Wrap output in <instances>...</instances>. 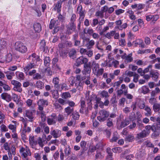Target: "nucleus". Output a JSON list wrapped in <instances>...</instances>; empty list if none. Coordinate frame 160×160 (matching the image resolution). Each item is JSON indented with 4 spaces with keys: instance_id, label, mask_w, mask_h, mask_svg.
I'll use <instances>...</instances> for the list:
<instances>
[{
    "instance_id": "2f4dec72",
    "label": "nucleus",
    "mask_w": 160,
    "mask_h": 160,
    "mask_svg": "<svg viewBox=\"0 0 160 160\" xmlns=\"http://www.w3.org/2000/svg\"><path fill=\"white\" fill-rule=\"evenodd\" d=\"M97 96L96 95L94 94H92L91 96L89 99V102L88 103V104L90 106V108H91L92 106L91 105L92 104L91 102L95 101L96 99L97 98Z\"/></svg>"
},
{
    "instance_id": "6ab92c4d",
    "label": "nucleus",
    "mask_w": 160,
    "mask_h": 160,
    "mask_svg": "<svg viewBox=\"0 0 160 160\" xmlns=\"http://www.w3.org/2000/svg\"><path fill=\"white\" fill-rule=\"evenodd\" d=\"M133 117L134 118H132L131 117H130L129 118H127L125 119L124 121L122 122L121 124V126L122 128H124L127 125H128L130 122V121L132 119L134 120L135 119V116L134 114L133 115Z\"/></svg>"
},
{
    "instance_id": "423d86ee",
    "label": "nucleus",
    "mask_w": 160,
    "mask_h": 160,
    "mask_svg": "<svg viewBox=\"0 0 160 160\" xmlns=\"http://www.w3.org/2000/svg\"><path fill=\"white\" fill-rule=\"evenodd\" d=\"M77 11L79 15V21L80 22H82L84 18L86 12L85 11L82 10V6L81 5L78 6Z\"/></svg>"
},
{
    "instance_id": "ea45409f",
    "label": "nucleus",
    "mask_w": 160,
    "mask_h": 160,
    "mask_svg": "<svg viewBox=\"0 0 160 160\" xmlns=\"http://www.w3.org/2000/svg\"><path fill=\"white\" fill-rule=\"evenodd\" d=\"M160 93V89L158 88H156L154 90L152 91L151 95L152 96H154Z\"/></svg>"
},
{
    "instance_id": "c85d7f7f",
    "label": "nucleus",
    "mask_w": 160,
    "mask_h": 160,
    "mask_svg": "<svg viewBox=\"0 0 160 160\" xmlns=\"http://www.w3.org/2000/svg\"><path fill=\"white\" fill-rule=\"evenodd\" d=\"M58 23V20L55 21L53 19H52L50 22L49 28L52 29L53 28H57Z\"/></svg>"
},
{
    "instance_id": "4468645a",
    "label": "nucleus",
    "mask_w": 160,
    "mask_h": 160,
    "mask_svg": "<svg viewBox=\"0 0 160 160\" xmlns=\"http://www.w3.org/2000/svg\"><path fill=\"white\" fill-rule=\"evenodd\" d=\"M8 45V42L6 39L2 38L0 39V51L6 50Z\"/></svg>"
},
{
    "instance_id": "f257e3e1",
    "label": "nucleus",
    "mask_w": 160,
    "mask_h": 160,
    "mask_svg": "<svg viewBox=\"0 0 160 160\" xmlns=\"http://www.w3.org/2000/svg\"><path fill=\"white\" fill-rule=\"evenodd\" d=\"M14 48L16 51L22 53H25L28 51L26 46L23 42L20 41L15 43Z\"/></svg>"
},
{
    "instance_id": "ddd939ff",
    "label": "nucleus",
    "mask_w": 160,
    "mask_h": 160,
    "mask_svg": "<svg viewBox=\"0 0 160 160\" xmlns=\"http://www.w3.org/2000/svg\"><path fill=\"white\" fill-rule=\"evenodd\" d=\"M51 135L52 136L55 138L59 137L62 134L61 131L58 129H53L51 128L50 132Z\"/></svg>"
},
{
    "instance_id": "c03bdc74",
    "label": "nucleus",
    "mask_w": 160,
    "mask_h": 160,
    "mask_svg": "<svg viewBox=\"0 0 160 160\" xmlns=\"http://www.w3.org/2000/svg\"><path fill=\"white\" fill-rule=\"evenodd\" d=\"M5 58V62H9L11 61L12 60V55L11 53L7 54L4 57Z\"/></svg>"
},
{
    "instance_id": "c756f323",
    "label": "nucleus",
    "mask_w": 160,
    "mask_h": 160,
    "mask_svg": "<svg viewBox=\"0 0 160 160\" xmlns=\"http://www.w3.org/2000/svg\"><path fill=\"white\" fill-rule=\"evenodd\" d=\"M92 72L93 73L95 71L100 68L99 64L95 61L92 62Z\"/></svg>"
},
{
    "instance_id": "052dcab7",
    "label": "nucleus",
    "mask_w": 160,
    "mask_h": 160,
    "mask_svg": "<svg viewBox=\"0 0 160 160\" xmlns=\"http://www.w3.org/2000/svg\"><path fill=\"white\" fill-rule=\"evenodd\" d=\"M112 150L114 153H120L122 151V149L119 147L114 148Z\"/></svg>"
},
{
    "instance_id": "a878e982",
    "label": "nucleus",
    "mask_w": 160,
    "mask_h": 160,
    "mask_svg": "<svg viewBox=\"0 0 160 160\" xmlns=\"http://www.w3.org/2000/svg\"><path fill=\"white\" fill-rule=\"evenodd\" d=\"M132 53H130L128 55H127L126 53H125L124 55L122 56L121 58L123 59H125L127 62H131L133 60L132 57Z\"/></svg>"
},
{
    "instance_id": "de8ad7c7",
    "label": "nucleus",
    "mask_w": 160,
    "mask_h": 160,
    "mask_svg": "<svg viewBox=\"0 0 160 160\" xmlns=\"http://www.w3.org/2000/svg\"><path fill=\"white\" fill-rule=\"evenodd\" d=\"M65 112L68 115L71 114L73 111V108L68 107L65 109Z\"/></svg>"
},
{
    "instance_id": "7c9ffc66",
    "label": "nucleus",
    "mask_w": 160,
    "mask_h": 160,
    "mask_svg": "<svg viewBox=\"0 0 160 160\" xmlns=\"http://www.w3.org/2000/svg\"><path fill=\"white\" fill-rule=\"evenodd\" d=\"M145 155L144 150L140 151L137 153L136 157L138 160L143 159V157Z\"/></svg>"
},
{
    "instance_id": "a19ab883",
    "label": "nucleus",
    "mask_w": 160,
    "mask_h": 160,
    "mask_svg": "<svg viewBox=\"0 0 160 160\" xmlns=\"http://www.w3.org/2000/svg\"><path fill=\"white\" fill-rule=\"evenodd\" d=\"M153 109L155 112H157L160 109V103H156L153 106Z\"/></svg>"
},
{
    "instance_id": "c9c22d12",
    "label": "nucleus",
    "mask_w": 160,
    "mask_h": 160,
    "mask_svg": "<svg viewBox=\"0 0 160 160\" xmlns=\"http://www.w3.org/2000/svg\"><path fill=\"white\" fill-rule=\"evenodd\" d=\"M148 135L146 133L142 131L141 132L137 134V136L136 139H138L141 138H145Z\"/></svg>"
},
{
    "instance_id": "864d4df0",
    "label": "nucleus",
    "mask_w": 160,
    "mask_h": 160,
    "mask_svg": "<svg viewBox=\"0 0 160 160\" xmlns=\"http://www.w3.org/2000/svg\"><path fill=\"white\" fill-rule=\"evenodd\" d=\"M52 82L54 85L55 87H57L59 82V79L58 77L54 78L52 80Z\"/></svg>"
},
{
    "instance_id": "69168bd1",
    "label": "nucleus",
    "mask_w": 160,
    "mask_h": 160,
    "mask_svg": "<svg viewBox=\"0 0 160 160\" xmlns=\"http://www.w3.org/2000/svg\"><path fill=\"white\" fill-rule=\"evenodd\" d=\"M134 73L132 72L128 71V70H126L125 72V73L124 74L126 76H127L131 77L132 76H133Z\"/></svg>"
},
{
    "instance_id": "8fccbe9b",
    "label": "nucleus",
    "mask_w": 160,
    "mask_h": 160,
    "mask_svg": "<svg viewBox=\"0 0 160 160\" xmlns=\"http://www.w3.org/2000/svg\"><path fill=\"white\" fill-rule=\"evenodd\" d=\"M3 147L6 150L8 151V155H11V152L10 151V148L9 146L8 143L7 142L5 143L3 145Z\"/></svg>"
},
{
    "instance_id": "4d7b16f0",
    "label": "nucleus",
    "mask_w": 160,
    "mask_h": 160,
    "mask_svg": "<svg viewBox=\"0 0 160 160\" xmlns=\"http://www.w3.org/2000/svg\"><path fill=\"white\" fill-rule=\"evenodd\" d=\"M101 98L99 97H97V98L96 99L95 101V103H96V104L94 105V108L95 109H97L98 107V104H99L100 102L101 101Z\"/></svg>"
},
{
    "instance_id": "dca6fc26",
    "label": "nucleus",
    "mask_w": 160,
    "mask_h": 160,
    "mask_svg": "<svg viewBox=\"0 0 160 160\" xmlns=\"http://www.w3.org/2000/svg\"><path fill=\"white\" fill-rule=\"evenodd\" d=\"M146 20L148 21H149L152 20V21H156L159 18V16L158 15H146Z\"/></svg>"
},
{
    "instance_id": "2eb2a0df",
    "label": "nucleus",
    "mask_w": 160,
    "mask_h": 160,
    "mask_svg": "<svg viewBox=\"0 0 160 160\" xmlns=\"http://www.w3.org/2000/svg\"><path fill=\"white\" fill-rule=\"evenodd\" d=\"M28 59L30 61V62L32 63L37 62L40 60L39 57L35 53H33L31 55L29 56L28 57Z\"/></svg>"
},
{
    "instance_id": "20e7f679",
    "label": "nucleus",
    "mask_w": 160,
    "mask_h": 160,
    "mask_svg": "<svg viewBox=\"0 0 160 160\" xmlns=\"http://www.w3.org/2000/svg\"><path fill=\"white\" fill-rule=\"evenodd\" d=\"M19 152L22 157L26 156H31V152L29 148L27 146L25 148L21 147L20 148Z\"/></svg>"
},
{
    "instance_id": "58836bf2",
    "label": "nucleus",
    "mask_w": 160,
    "mask_h": 160,
    "mask_svg": "<svg viewBox=\"0 0 160 160\" xmlns=\"http://www.w3.org/2000/svg\"><path fill=\"white\" fill-rule=\"evenodd\" d=\"M44 64L47 67L49 66L51 59L50 58L48 57H46L44 59Z\"/></svg>"
},
{
    "instance_id": "473e14b6",
    "label": "nucleus",
    "mask_w": 160,
    "mask_h": 160,
    "mask_svg": "<svg viewBox=\"0 0 160 160\" xmlns=\"http://www.w3.org/2000/svg\"><path fill=\"white\" fill-rule=\"evenodd\" d=\"M99 94L102 98H104L105 99L108 98L109 95L108 92L105 90H103L99 92Z\"/></svg>"
},
{
    "instance_id": "e433bc0d",
    "label": "nucleus",
    "mask_w": 160,
    "mask_h": 160,
    "mask_svg": "<svg viewBox=\"0 0 160 160\" xmlns=\"http://www.w3.org/2000/svg\"><path fill=\"white\" fill-rule=\"evenodd\" d=\"M33 27L35 31L36 32H39L41 30V26L39 23L34 24Z\"/></svg>"
},
{
    "instance_id": "37998d69",
    "label": "nucleus",
    "mask_w": 160,
    "mask_h": 160,
    "mask_svg": "<svg viewBox=\"0 0 160 160\" xmlns=\"http://www.w3.org/2000/svg\"><path fill=\"white\" fill-rule=\"evenodd\" d=\"M36 86L37 88L42 89L44 88V83L40 81H38L36 83Z\"/></svg>"
},
{
    "instance_id": "6e6552de",
    "label": "nucleus",
    "mask_w": 160,
    "mask_h": 160,
    "mask_svg": "<svg viewBox=\"0 0 160 160\" xmlns=\"http://www.w3.org/2000/svg\"><path fill=\"white\" fill-rule=\"evenodd\" d=\"M159 128L158 127H156L154 125L152 126H151L150 125H148L145 127V130H144L143 132H144L148 136L150 132V130L152 129V131H155L157 129H159Z\"/></svg>"
},
{
    "instance_id": "a211bd4d",
    "label": "nucleus",
    "mask_w": 160,
    "mask_h": 160,
    "mask_svg": "<svg viewBox=\"0 0 160 160\" xmlns=\"http://www.w3.org/2000/svg\"><path fill=\"white\" fill-rule=\"evenodd\" d=\"M150 90L146 86H143L139 88L138 92L139 93H143L146 94L148 93Z\"/></svg>"
},
{
    "instance_id": "39448f33",
    "label": "nucleus",
    "mask_w": 160,
    "mask_h": 160,
    "mask_svg": "<svg viewBox=\"0 0 160 160\" xmlns=\"http://www.w3.org/2000/svg\"><path fill=\"white\" fill-rule=\"evenodd\" d=\"M57 116L55 114H52L48 118L47 123L49 125H52L55 124L57 120Z\"/></svg>"
},
{
    "instance_id": "e2e57ef3",
    "label": "nucleus",
    "mask_w": 160,
    "mask_h": 160,
    "mask_svg": "<svg viewBox=\"0 0 160 160\" xmlns=\"http://www.w3.org/2000/svg\"><path fill=\"white\" fill-rule=\"evenodd\" d=\"M118 139V133L117 132H115L114 133V135L113 138L110 140L111 142H115Z\"/></svg>"
},
{
    "instance_id": "4be33fe9",
    "label": "nucleus",
    "mask_w": 160,
    "mask_h": 160,
    "mask_svg": "<svg viewBox=\"0 0 160 160\" xmlns=\"http://www.w3.org/2000/svg\"><path fill=\"white\" fill-rule=\"evenodd\" d=\"M67 30L66 33L70 34L73 32L76 29V27L74 24L71 23L69 25L67 26Z\"/></svg>"
},
{
    "instance_id": "f03ea898",
    "label": "nucleus",
    "mask_w": 160,
    "mask_h": 160,
    "mask_svg": "<svg viewBox=\"0 0 160 160\" xmlns=\"http://www.w3.org/2000/svg\"><path fill=\"white\" fill-rule=\"evenodd\" d=\"M109 114L108 111L105 110H101L99 111L97 119L100 122H104L107 119Z\"/></svg>"
},
{
    "instance_id": "a18cd8bd",
    "label": "nucleus",
    "mask_w": 160,
    "mask_h": 160,
    "mask_svg": "<svg viewBox=\"0 0 160 160\" xmlns=\"http://www.w3.org/2000/svg\"><path fill=\"white\" fill-rule=\"evenodd\" d=\"M37 142L39 146L42 148L44 145V140H43L41 137H39L37 140Z\"/></svg>"
},
{
    "instance_id": "49530a36",
    "label": "nucleus",
    "mask_w": 160,
    "mask_h": 160,
    "mask_svg": "<svg viewBox=\"0 0 160 160\" xmlns=\"http://www.w3.org/2000/svg\"><path fill=\"white\" fill-rule=\"evenodd\" d=\"M38 114L40 115L42 120L45 121L46 119V116L45 114V112L43 111V110H40L39 112H38Z\"/></svg>"
},
{
    "instance_id": "0e129e2a",
    "label": "nucleus",
    "mask_w": 160,
    "mask_h": 160,
    "mask_svg": "<svg viewBox=\"0 0 160 160\" xmlns=\"http://www.w3.org/2000/svg\"><path fill=\"white\" fill-rule=\"evenodd\" d=\"M145 110L147 112V113L146 114V115L147 116H149L151 115V109L148 106H145Z\"/></svg>"
},
{
    "instance_id": "5701e85b",
    "label": "nucleus",
    "mask_w": 160,
    "mask_h": 160,
    "mask_svg": "<svg viewBox=\"0 0 160 160\" xmlns=\"http://www.w3.org/2000/svg\"><path fill=\"white\" fill-rule=\"evenodd\" d=\"M39 48L41 51L47 52L48 51V48L46 46V42L44 40H42L40 42Z\"/></svg>"
},
{
    "instance_id": "774afa93",
    "label": "nucleus",
    "mask_w": 160,
    "mask_h": 160,
    "mask_svg": "<svg viewBox=\"0 0 160 160\" xmlns=\"http://www.w3.org/2000/svg\"><path fill=\"white\" fill-rule=\"evenodd\" d=\"M119 80L115 82L114 83V85L115 86L117 87L119 86L120 84L123 81V78L122 77H120L119 78Z\"/></svg>"
},
{
    "instance_id": "f704fd0d",
    "label": "nucleus",
    "mask_w": 160,
    "mask_h": 160,
    "mask_svg": "<svg viewBox=\"0 0 160 160\" xmlns=\"http://www.w3.org/2000/svg\"><path fill=\"white\" fill-rule=\"evenodd\" d=\"M150 75L152 76V77L154 78V79H157L159 76V74L155 71L152 70L150 71Z\"/></svg>"
},
{
    "instance_id": "bb28decb",
    "label": "nucleus",
    "mask_w": 160,
    "mask_h": 160,
    "mask_svg": "<svg viewBox=\"0 0 160 160\" xmlns=\"http://www.w3.org/2000/svg\"><path fill=\"white\" fill-rule=\"evenodd\" d=\"M101 144L99 143L97 144L96 146H91L89 147L88 150V152H94L97 149L102 148L100 147Z\"/></svg>"
},
{
    "instance_id": "13d9d810",
    "label": "nucleus",
    "mask_w": 160,
    "mask_h": 160,
    "mask_svg": "<svg viewBox=\"0 0 160 160\" xmlns=\"http://www.w3.org/2000/svg\"><path fill=\"white\" fill-rule=\"evenodd\" d=\"M124 95L128 99H131L133 98V96L130 94L128 93V90H125L124 91Z\"/></svg>"
},
{
    "instance_id": "603ef678",
    "label": "nucleus",
    "mask_w": 160,
    "mask_h": 160,
    "mask_svg": "<svg viewBox=\"0 0 160 160\" xmlns=\"http://www.w3.org/2000/svg\"><path fill=\"white\" fill-rule=\"evenodd\" d=\"M143 42V40L140 39H138L133 42L132 44L137 46L138 45L141 44Z\"/></svg>"
},
{
    "instance_id": "393cba45",
    "label": "nucleus",
    "mask_w": 160,
    "mask_h": 160,
    "mask_svg": "<svg viewBox=\"0 0 160 160\" xmlns=\"http://www.w3.org/2000/svg\"><path fill=\"white\" fill-rule=\"evenodd\" d=\"M25 116L28 118L30 122H32L33 121L34 116L31 110H26Z\"/></svg>"
},
{
    "instance_id": "3c124183",
    "label": "nucleus",
    "mask_w": 160,
    "mask_h": 160,
    "mask_svg": "<svg viewBox=\"0 0 160 160\" xmlns=\"http://www.w3.org/2000/svg\"><path fill=\"white\" fill-rule=\"evenodd\" d=\"M16 74L17 78L19 79L23 80L24 79V76L23 73L19 72H16Z\"/></svg>"
},
{
    "instance_id": "bf43d9fd",
    "label": "nucleus",
    "mask_w": 160,
    "mask_h": 160,
    "mask_svg": "<svg viewBox=\"0 0 160 160\" xmlns=\"http://www.w3.org/2000/svg\"><path fill=\"white\" fill-rule=\"evenodd\" d=\"M52 94L53 98L57 99L58 98V93L57 91L54 90L52 92Z\"/></svg>"
},
{
    "instance_id": "b1692460",
    "label": "nucleus",
    "mask_w": 160,
    "mask_h": 160,
    "mask_svg": "<svg viewBox=\"0 0 160 160\" xmlns=\"http://www.w3.org/2000/svg\"><path fill=\"white\" fill-rule=\"evenodd\" d=\"M1 98L6 101L7 102H9L11 100V97L10 94L7 93H3L1 95Z\"/></svg>"
},
{
    "instance_id": "aec40b11",
    "label": "nucleus",
    "mask_w": 160,
    "mask_h": 160,
    "mask_svg": "<svg viewBox=\"0 0 160 160\" xmlns=\"http://www.w3.org/2000/svg\"><path fill=\"white\" fill-rule=\"evenodd\" d=\"M136 104L137 106L140 109H143L145 108V102L141 98L137 99Z\"/></svg>"
},
{
    "instance_id": "cd10ccee",
    "label": "nucleus",
    "mask_w": 160,
    "mask_h": 160,
    "mask_svg": "<svg viewBox=\"0 0 160 160\" xmlns=\"http://www.w3.org/2000/svg\"><path fill=\"white\" fill-rule=\"evenodd\" d=\"M29 143L32 148L35 147L36 142L35 141L34 137L33 136H30L29 138Z\"/></svg>"
},
{
    "instance_id": "9b49d317",
    "label": "nucleus",
    "mask_w": 160,
    "mask_h": 160,
    "mask_svg": "<svg viewBox=\"0 0 160 160\" xmlns=\"http://www.w3.org/2000/svg\"><path fill=\"white\" fill-rule=\"evenodd\" d=\"M82 39H83V42H85V41L88 42L86 45V46L88 49H90L93 48V46L95 44V42L93 40H89V38L85 37L83 38Z\"/></svg>"
},
{
    "instance_id": "4c0bfd02",
    "label": "nucleus",
    "mask_w": 160,
    "mask_h": 160,
    "mask_svg": "<svg viewBox=\"0 0 160 160\" xmlns=\"http://www.w3.org/2000/svg\"><path fill=\"white\" fill-rule=\"evenodd\" d=\"M115 34V31L112 30L106 33L105 36L108 39H111L112 37Z\"/></svg>"
},
{
    "instance_id": "338daca9",
    "label": "nucleus",
    "mask_w": 160,
    "mask_h": 160,
    "mask_svg": "<svg viewBox=\"0 0 160 160\" xmlns=\"http://www.w3.org/2000/svg\"><path fill=\"white\" fill-rule=\"evenodd\" d=\"M8 128L12 130V132H14L16 130V125L10 124L8 125Z\"/></svg>"
},
{
    "instance_id": "f3484780",
    "label": "nucleus",
    "mask_w": 160,
    "mask_h": 160,
    "mask_svg": "<svg viewBox=\"0 0 160 160\" xmlns=\"http://www.w3.org/2000/svg\"><path fill=\"white\" fill-rule=\"evenodd\" d=\"M88 61V59L85 58L82 56H81L77 58L76 60V63L78 65H79L82 64H84L87 63Z\"/></svg>"
},
{
    "instance_id": "5fc2aeb1",
    "label": "nucleus",
    "mask_w": 160,
    "mask_h": 160,
    "mask_svg": "<svg viewBox=\"0 0 160 160\" xmlns=\"http://www.w3.org/2000/svg\"><path fill=\"white\" fill-rule=\"evenodd\" d=\"M1 131L2 132H6L8 130V129L6 125L4 124H2L0 127Z\"/></svg>"
},
{
    "instance_id": "f8f14e48",
    "label": "nucleus",
    "mask_w": 160,
    "mask_h": 160,
    "mask_svg": "<svg viewBox=\"0 0 160 160\" xmlns=\"http://www.w3.org/2000/svg\"><path fill=\"white\" fill-rule=\"evenodd\" d=\"M85 77H83L81 78V77L79 76H77V78L78 80L76 81V82H75L73 79H72V81L70 83V85L73 86L74 84V83H75V86L76 87V88H78V89L80 90L82 88V87L79 85L80 84V82L79 80L80 79H83L84 78H85Z\"/></svg>"
},
{
    "instance_id": "1a4fd4ad",
    "label": "nucleus",
    "mask_w": 160,
    "mask_h": 160,
    "mask_svg": "<svg viewBox=\"0 0 160 160\" xmlns=\"http://www.w3.org/2000/svg\"><path fill=\"white\" fill-rule=\"evenodd\" d=\"M48 102L47 100L42 99L39 100L38 102V109L39 110H43V107L45 106H48Z\"/></svg>"
},
{
    "instance_id": "09e8293b",
    "label": "nucleus",
    "mask_w": 160,
    "mask_h": 160,
    "mask_svg": "<svg viewBox=\"0 0 160 160\" xmlns=\"http://www.w3.org/2000/svg\"><path fill=\"white\" fill-rule=\"evenodd\" d=\"M12 97L13 99V101L17 103H18L20 100V97L17 94H12Z\"/></svg>"
},
{
    "instance_id": "79ce46f5",
    "label": "nucleus",
    "mask_w": 160,
    "mask_h": 160,
    "mask_svg": "<svg viewBox=\"0 0 160 160\" xmlns=\"http://www.w3.org/2000/svg\"><path fill=\"white\" fill-rule=\"evenodd\" d=\"M127 13L129 14V18L132 20H135L136 19L135 16L134 14V12L132 10L127 11Z\"/></svg>"
},
{
    "instance_id": "412c9836",
    "label": "nucleus",
    "mask_w": 160,
    "mask_h": 160,
    "mask_svg": "<svg viewBox=\"0 0 160 160\" xmlns=\"http://www.w3.org/2000/svg\"><path fill=\"white\" fill-rule=\"evenodd\" d=\"M36 64L34 63L30 62V63L28 64L25 67L24 69L25 73L27 75L28 74V72L31 69L35 68Z\"/></svg>"
},
{
    "instance_id": "0eeeda50",
    "label": "nucleus",
    "mask_w": 160,
    "mask_h": 160,
    "mask_svg": "<svg viewBox=\"0 0 160 160\" xmlns=\"http://www.w3.org/2000/svg\"><path fill=\"white\" fill-rule=\"evenodd\" d=\"M115 23L116 24L115 28L116 29L122 30L123 29L126 28L127 27V24L126 23H124L122 25V22L121 20H119L116 21Z\"/></svg>"
},
{
    "instance_id": "72a5a7b5",
    "label": "nucleus",
    "mask_w": 160,
    "mask_h": 160,
    "mask_svg": "<svg viewBox=\"0 0 160 160\" xmlns=\"http://www.w3.org/2000/svg\"><path fill=\"white\" fill-rule=\"evenodd\" d=\"M80 104L81 107V109H80V111L82 113H84V110L86 109L85 102L84 101L83 99L82 98L80 101Z\"/></svg>"
},
{
    "instance_id": "7ed1b4c3",
    "label": "nucleus",
    "mask_w": 160,
    "mask_h": 160,
    "mask_svg": "<svg viewBox=\"0 0 160 160\" xmlns=\"http://www.w3.org/2000/svg\"><path fill=\"white\" fill-rule=\"evenodd\" d=\"M11 83L14 86L13 89L14 91L19 92H22V84L19 82L15 80H12L11 81Z\"/></svg>"
},
{
    "instance_id": "680f3d73",
    "label": "nucleus",
    "mask_w": 160,
    "mask_h": 160,
    "mask_svg": "<svg viewBox=\"0 0 160 160\" xmlns=\"http://www.w3.org/2000/svg\"><path fill=\"white\" fill-rule=\"evenodd\" d=\"M71 95L70 93L68 92H65L62 94V97L64 99H67L68 98H70Z\"/></svg>"
},
{
    "instance_id": "9d476101",
    "label": "nucleus",
    "mask_w": 160,
    "mask_h": 160,
    "mask_svg": "<svg viewBox=\"0 0 160 160\" xmlns=\"http://www.w3.org/2000/svg\"><path fill=\"white\" fill-rule=\"evenodd\" d=\"M91 72L90 63H86L84 65V69L82 72L83 75H86L87 74H90Z\"/></svg>"
},
{
    "instance_id": "6e6d98bb",
    "label": "nucleus",
    "mask_w": 160,
    "mask_h": 160,
    "mask_svg": "<svg viewBox=\"0 0 160 160\" xmlns=\"http://www.w3.org/2000/svg\"><path fill=\"white\" fill-rule=\"evenodd\" d=\"M42 78L41 75L38 73H35L33 75V78L34 79H39Z\"/></svg>"
}]
</instances>
